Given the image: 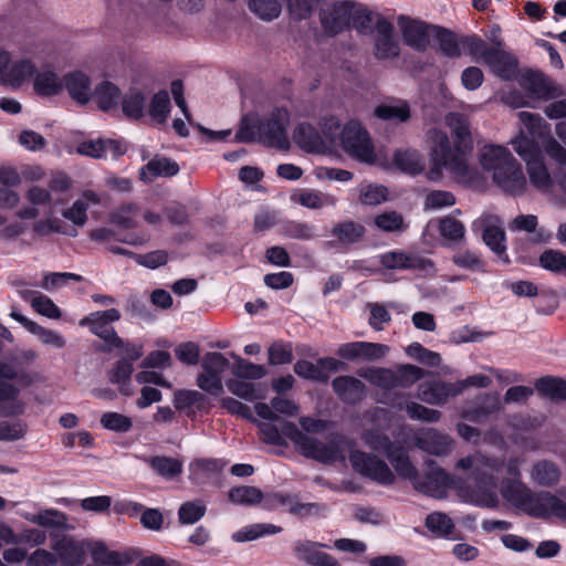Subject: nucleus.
Returning <instances> with one entry per match:
<instances>
[{
	"instance_id": "nucleus-1",
	"label": "nucleus",
	"mask_w": 566,
	"mask_h": 566,
	"mask_svg": "<svg viewBox=\"0 0 566 566\" xmlns=\"http://www.w3.org/2000/svg\"><path fill=\"white\" fill-rule=\"evenodd\" d=\"M446 122L451 129L453 148H451L449 137L444 132L432 128L427 133L431 161L427 178L430 181H438L442 177L443 169H447L462 184L480 185L481 175L468 160V156L473 150L469 118L460 113H449Z\"/></svg>"
},
{
	"instance_id": "nucleus-2",
	"label": "nucleus",
	"mask_w": 566,
	"mask_h": 566,
	"mask_svg": "<svg viewBox=\"0 0 566 566\" xmlns=\"http://www.w3.org/2000/svg\"><path fill=\"white\" fill-rule=\"evenodd\" d=\"M38 355L33 349H23L15 358L0 360V416H20L25 410V403L19 398L21 389L31 387L38 379V374L22 366L32 363Z\"/></svg>"
},
{
	"instance_id": "nucleus-3",
	"label": "nucleus",
	"mask_w": 566,
	"mask_h": 566,
	"mask_svg": "<svg viewBox=\"0 0 566 566\" xmlns=\"http://www.w3.org/2000/svg\"><path fill=\"white\" fill-rule=\"evenodd\" d=\"M260 429L263 442L271 446H285L287 438L306 458L323 463H331L338 459V444L332 440L327 443L302 432L297 426L290 421L255 422Z\"/></svg>"
},
{
	"instance_id": "nucleus-4",
	"label": "nucleus",
	"mask_w": 566,
	"mask_h": 566,
	"mask_svg": "<svg viewBox=\"0 0 566 566\" xmlns=\"http://www.w3.org/2000/svg\"><path fill=\"white\" fill-rule=\"evenodd\" d=\"M480 164L503 192L514 197L526 192L528 184L523 167L507 148L499 145L484 146L480 150Z\"/></svg>"
},
{
	"instance_id": "nucleus-5",
	"label": "nucleus",
	"mask_w": 566,
	"mask_h": 566,
	"mask_svg": "<svg viewBox=\"0 0 566 566\" xmlns=\"http://www.w3.org/2000/svg\"><path fill=\"white\" fill-rule=\"evenodd\" d=\"M289 124L290 113L284 107H276L263 117L249 114L242 118L235 139L243 143L260 142L269 147L287 149Z\"/></svg>"
},
{
	"instance_id": "nucleus-6",
	"label": "nucleus",
	"mask_w": 566,
	"mask_h": 566,
	"mask_svg": "<svg viewBox=\"0 0 566 566\" xmlns=\"http://www.w3.org/2000/svg\"><path fill=\"white\" fill-rule=\"evenodd\" d=\"M504 467V460L495 457H489L481 452L461 458L457 462V468L461 470L472 469V476L475 486L470 491L469 501L481 507L495 509L499 505L496 493V478Z\"/></svg>"
},
{
	"instance_id": "nucleus-7",
	"label": "nucleus",
	"mask_w": 566,
	"mask_h": 566,
	"mask_svg": "<svg viewBox=\"0 0 566 566\" xmlns=\"http://www.w3.org/2000/svg\"><path fill=\"white\" fill-rule=\"evenodd\" d=\"M339 144L353 158L367 164H376L378 155L369 137V134L357 122H349L340 132Z\"/></svg>"
},
{
	"instance_id": "nucleus-8",
	"label": "nucleus",
	"mask_w": 566,
	"mask_h": 566,
	"mask_svg": "<svg viewBox=\"0 0 566 566\" xmlns=\"http://www.w3.org/2000/svg\"><path fill=\"white\" fill-rule=\"evenodd\" d=\"M543 493L534 494L518 479L506 480L501 488V494L505 501L534 516H544Z\"/></svg>"
},
{
	"instance_id": "nucleus-9",
	"label": "nucleus",
	"mask_w": 566,
	"mask_h": 566,
	"mask_svg": "<svg viewBox=\"0 0 566 566\" xmlns=\"http://www.w3.org/2000/svg\"><path fill=\"white\" fill-rule=\"evenodd\" d=\"M349 461L353 469L364 478L384 486L395 483L396 478L389 465L373 453L354 450L349 453Z\"/></svg>"
},
{
	"instance_id": "nucleus-10",
	"label": "nucleus",
	"mask_w": 566,
	"mask_h": 566,
	"mask_svg": "<svg viewBox=\"0 0 566 566\" xmlns=\"http://www.w3.org/2000/svg\"><path fill=\"white\" fill-rule=\"evenodd\" d=\"M119 318V311L109 308L88 314L80 321V326L88 327L94 335L102 338L109 347H120L123 346V339L112 326V324Z\"/></svg>"
},
{
	"instance_id": "nucleus-11",
	"label": "nucleus",
	"mask_w": 566,
	"mask_h": 566,
	"mask_svg": "<svg viewBox=\"0 0 566 566\" xmlns=\"http://www.w3.org/2000/svg\"><path fill=\"white\" fill-rule=\"evenodd\" d=\"M277 507H285L289 513L298 517L317 515L324 506L318 503H302L298 495L283 491L270 492L264 497V509L273 511Z\"/></svg>"
},
{
	"instance_id": "nucleus-12",
	"label": "nucleus",
	"mask_w": 566,
	"mask_h": 566,
	"mask_svg": "<svg viewBox=\"0 0 566 566\" xmlns=\"http://www.w3.org/2000/svg\"><path fill=\"white\" fill-rule=\"evenodd\" d=\"M35 73V65L29 59L12 60L6 51H0V82L19 88Z\"/></svg>"
},
{
	"instance_id": "nucleus-13",
	"label": "nucleus",
	"mask_w": 566,
	"mask_h": 566,
	"mask_svg": "<svg viewBox=\"0 0 566 566\" xmlns=\"http://www.w3.org/2000/svg\"><path fill=\"white\" fill-rule=\"evenodd\" d=\"M426 465V474L418 475L413 482L415 489L431 497H443L450 484L449 474L432 460L427 461Z\"/></svg>"
},
{
	"instance_id": "nucleus-14",
	"label": "nucleus",
	"mask_w": 566,
	"mask_h": 566,
	"mask_svg": "<svg viewBox=\"0 0 566 566\" xmlns=\"http://www.w3.org/2000/svg\"><path fill=\"white\" fill-rule=\"evenodd\" d=\"M344 368L345 364L333 357L319 358L316 363L298 360L294 365V371L297 376L322 382L327 381L332 373H337Z\"/></svg>"
},
{
	"instance_id": "nucleus-15",
	"label": "nucleus",
	"mask_w": 566,
	"mask_h": 566,
	"mask_svg": "<svg viewBox=\"0 0 566 566\" xmlns=\"http://www.w3.org/2000/svg\"><path fill=\"white\" fill-rule=\"evenodd\" d=\"M521 86L533 97L552 99L563 94L562 88L543 73L528 71L521 78Z\"/></svg>"
},
{
	"instance_id": "nucleus-16",
	"label": "nucleus",
	"mask_w": 566,
	"mask_h": 566,
	"mask_svg": "<svg viewBox=\"0 0 566 566\" xmlns=\"http://www.w3.org/2000/svg\"><path fill=\"white\" fill-rule=\"evenodd\" d=\"M380 264L389 270H420L433 268V263L426 258L403 251H388L379 255Z\"/></svg>"
},
{
	"instance_id": "nucleus-17",
	"label": "nucleus",
	"mask_w": 566,
	"mask_h": 566,
	"mask_svg": "<svg viewBox=\"0 0 566 566\" xmlns=\"http://www.w3.org/2000/svg\"><path fill=\"white\" fill-rule=\"evenodd\" d=\"M473 230L482 229L484 243L496 254L505 252V232L497 217L491 214L481 216L472 224Z\"/></svg>"
},
{
	"instance_id": "nucleus-18",
	"label": "nucleus",
	"mask_w": 566,
	"mask_h": 566,
	"mask_svg": "<svg viewBox=\"0 0 566 566\" xmlns=\"http://www.w3.org/2000/svg\"><path fill=\"white\" fill-rule=\"evenodd\" d=\"M415 443L427 453L446 455L452 450L453 440L434 428H423L415 433Z\"/></svg>"
},
{
	"instance_id": "nucleus-19",
	"label": "nucleus",
	"mask_w": 566,
	"mask_h": 566,
	"mask_svg": "<svg viewBox=\"0 0 566 566\" xmlns=\"http://www.w3.org/2000/svg\"><path fill=\"white\" fill-rule=\"evenodd\" d=\"M352 6L342 2L324 8L319 12L321 24L325 33L335 35L350 24Z\"/></svg>"
},
{
	"instance_id": "nucleus-20",
	"label": "nucleus",
	"mask_w": 566,
	"mask_h": 566,
	"mask_svg": "<svg viewBox=\"0 0 566 566\" xmlns=\"http://www.w3.org/2000/svg\"><path fill=\"white\" fill-rule=\"evenodd\" d=\"M459 396L457 382L428 380L418 386V398L429 405L442 406Z\"/></svg>"
},
{
	"instance_id": "nucleus-21",
	"label": "nucleus",
	"mask_w": 566,
	"mask_h": 566,
	"mask_svg": "<svg viewBox=\"0 0 566 566\" xmlns=\"http://www.w3.org/2000/svg\"><path fill=\"white\" fill-rule=\"evenodd\" d=\"M376 164L386 168L396 167L400 171L411 176H417L424 170L423 156L418 150L411 148L396 150L392 161L382 160L378 157Z\"/></svg>"
},
{
	"instance_id": "nucleus-22",
	"label": "nucleus",
	"mask_w": 566,
	"mask_h": 566,
	"mask_svg": "<svg viewBox=\"0 0 566 566\" xmlns=\"http://www.w3.org/2000/svg\"><path fill=\"white\" fill-rule=\"evenodd\" d=\"M530 184L541 193L547 196L552 202L554 192L555 176L553 177L548 170L545 157L542 156L531 163L525 164Z\"/></svg>"
},
{
	"instance_id": "nucleus-23",
	"label": "nucleus",
	"mask_w": 566,
	"mask_h": 566,
	"mask_svg": "<svg viewBox=\"0 0 566 566\" xmlns=\"http://www.w3.org/2000/svg\"><path fill=\"white\" fill-rule=\"evenodd\" d=\"M334 240L327 242L329 247L347 248L359 242L365 235V228L359 222L344 220L336 223L331 230Z\"/></svg>"
},
{
	"instance_id": "nucleus-24",
	"label": "nucleus",
	"mask_w": 566,
	"mask_h": 566,
	"mask_svg": "<svg viewBox=\"0 0 566 566\" xmlns=\"http://www.w3.org/2000/svg\"><path fill=\"white\" fill-rule=\"evenodd\" d=\"M399 25L405 42L416 50L422 51L429 43L431 36V25L413 21L407 18H399Z\"/></svg>"
},
{
	"instance_id": "nucleus-25",
	"label": "nucleus",
	"mask_w": 566,
	"mask_h": 566,
	"mask_svg": "<svg viewBox=\"0 0 566 566\" xmlns=\"http://www.w3.org/2000/svg\"><path fill=\"white\" fill-rule=\"evenodd\" d=\"M333 389L338 398L349 405L359 402L366 391V386L359 379L352 376L336 377L332 382Z\"/></svg>"
},
{
	"instance_id": "nucleus-26",
	"label": "nucleus",
	"mask_w": 566,
	"mask_h": 566,
	"mask_svg": "<svg viewBox=\"0 0 566 566\" xmlns=\"http://www.w3.org/2000/svg\"><path fill=\"white\" fill-rule=\"evenodd\" d=\"M322 545L304 541L295 543L294 551L298 559L311 566H336L337 560L321 549Z\"/></svg>"
},
{
	"instance_id": "nucleus-27",
	"label": "nucleus",
	"mask_w": 566,
	"mask_h": 566,
	"mask_svg": "<svg viewBox=\"0 0 566 566\" xmlns=\"http://www.w3.org/2000/svg\"><path fill=\"white\" fill-rule=\"evenodd\" d=\"M226 463L220 459L200 458L189 463V480L195 484H205L216 478Z\"/></svg>"
},
{
	"instance_id": "nucleus-28",
	"label": "nucleus",
	"mask_w": 566,
	"mask_h": 566,
	"mask_svg": "<svg viewBox=\"0 0 566 566\" xmlns=\"http://www.w3.org/2000/svg\"><path fill=\"white\" fill-rule=\"evenodd\" d=\"M77 153L96 159L104 158L108 154L117 158L125 153V147L114 139L85 140L77 146Z\"/></svg>"
},
{
	"instance_id": "nucleus-29",
	"label": "nucleus",
	"mask_w": 566,
	"mask_h": 566,
	"mask_svg": "<svg viewBox=\"0 0 566 566\" xmlns=\"http://www.w3.org/2000/svg\"><path fill=\"white\" fill-rule=\"evenodd\" d=\"M102 201L99 195L92 190H85L73 205L63 211V217L74 223L83 227L87 221V210L91 206H97Z\"/></svg>"
},
{
	"instance_id": "nucleus-30",
	"label": "nucleus",
	"mask_w": 566,
	"mask_h": 566,
	"mask_svg": "<svg viewBox=\"0 0 566 566\" xmlns=\"http://www.w3.org/2000/svg\"><path fill=\"white\" fill-rule=\"evenodd\" d=\"M172 402L177 410L184 411L188 416L209 409V400L197 390L179 389L174 394Z\"/></svg>"
},
{
	"instance_id": "nucleus-31",
	"label": "nucleus",
	"mask_w": 566,
	"mask_h": 566,
	"mask_svg": "<svg viewBox=\"0 0 566 566\" xmlns=\"http://www.w3.org/2000/svg\"><path fill=\"white\" fill-rule=\"evenodd\" d=\"M376 30V56L378 59H390L397 56L399 53V46L392 38V24L385 19H378Z\"/></svg>"
},
{
	"instance_id": "nucleus-32",
	"label": "nucleus",
	"mask_w": 566,
	"mask_h": 566,
	"mask_svg": "<svg viewBox=\"0 0 566 566\" xmlns=\"http://www.w3.org/2000/svg\"><path fill=\"white\" fill-rule=\"evenodd\" d=\"M143 460L157 475L168 481L178 478L184 470V461L179 458L154 455Z\"/></svg>"
},
{
	"instance_id": "nucleus-33",
	"label": "nucleus",
	"mask_w": 566,
	"mask_h": 566,
	"mask_svg": "<svg viewBox=\"0 0 566 566\" xmlns=\"http://www.w3.org/2000/svg\"><path fill=\"white\" fill-rule=\"evenodd\" d=\"M538 227V219L534 214H520L515 217L509 224L512 232L534 233L532 241L535 243H547L551 241L552 232Z\"/></svg>"
},
{
	"instance_id": "nucleus-34",
	"label": "nucleus",
	"mask_w": 566,
	"mask_h": 566,
	"mask_svg": "<svg viewBox=\"0 0 566 566\" xmlns=\"http://www.w3.org/2000/svg\"><path fill=\"white\" fill-rule=\"evenodd\" d=\"M179 171V166L176 161L164 157L155 156L140 169V179L144 181H153L159 177H172Z\"/></svg>"
},
{
	"instance_id": "nucleus-35",
	"label": "nucleus",
	"mask_w": 566,
	"mask_h": 566,
	"mask_svg": "<svg viewBox=\"0 0 566 566\" xmlns=\"http://www.w3.org/2000/svg\"><path fill=\"white\" fill-rule=\"evenodd\" d=\"M483 62L489 65L494 74L504 80H510L516 72V61L507 53L491 48Z\"/></svg>"
},
{
	"instance_id": "nucleus-36",
	"label": "nucleus",
	"mask_w": 566,
	"mask_h": 566,
	"mask_svg": "<svg viewBox=\"0 0 566 566\" xmlns=\"http://www.w3.org/2000/svg\"><path fill=\"white\" fill-rule=\"evenodd\" d=\"M52 549L59 555L62 564L70 566H81L84 562V549L73 538L63 536L57 539Z\"/></svg>"
},
{
	"instance_id": "nucleus-37",
	"label": "nucleus",
	"mask_w": 566,
	"mask_h": 566,
	"mask_svg": "<svg viewBox=\"0 0 566 566\" xmlns=\"http://www.w3.org/2000/svg\"><path fill=\"white\" fill-rule=\"evenodd\" d=\"M66 87L73 99L80 104H86L92 95L91 83L88 76L76 71L67 74L63 80V87Z\"/></svg>"
},
{
	"instance_id": "nucleus-38",
	"label": "nucleus",
	"mask_w": 566,
	"mask_h": 566,
	"mask_svg": "<svg viewBox=\"0 0 566 566\" xmlns=\"http://www.w3.org/2000/svg\"><path fill=\"white\" fill-rule=\"evenodd\" d=\"M374 114L384 120L405 123L410 118V106L406 101L395 99L377 106Z\"/></svg>"
},
{
	"instance_id": "nucleus-39",
	"label": "nucleus",
	"mask_w": 566,
	"mask_h": 566,
	"mask_svg": "<svg viewBox=\"0 0 566 566\" xmlns=\"http://www.w3.org/2000/svg\"><path fill=\"white\" fill-rule=\"evenodd\" d=\"M397 474L403 479L410 480L412 483L418 476L417 469L411 463L406 449L398 443L387 455Z\"/></svg>"
},
{
	"instance_id": "nucleus-40",
	"label": "nucleus",
	"mask_w": 566,
	"mask_h": 566,
	"mask_svg": "<svg viewBox=\"0 0 566 566\" xmlns=\"http://www.w3.org/2000/svg\"><path fill=\"white\" fill-rule=\"evenodd\" d=\"M294 139L306 151H319L324 147V142L318 130L311 124H298L294 130Z\"/></svg>"
},
{
	"instance_id": "nucleus-41",
	"label": "nucleus",
	"mask_w": 566,
	"mask_h": 566,
	"mask_svg": "<svg viewBox=\"0 0 566 566\" xmlns=\"http://www.w3.org/2000/svg\"><path fill=\"white\" fill-rule=\"evenodd\" d=\"M139 208L134 202H126L109 213V222L119 229L129 230L137 227Z\"/></svg>"
},
{
	"instance_id": "nucleus-42",
	"label": "nucleus",
	"mask_w": 566,
	"mask_h": 566,
	"mask_svg": "<svg viewBox=\"0 0 566 566\" xmlns=\"http://www.w3.org/2000/svg\"><path fill=\"white\" fill-rule=\"evenodd\" d=\"M431 36L439 43L441 52L448 57H458L461 55L460 43L458 36L452 31L431 25Z\"/></svg>"
},
{
	"instance_id": "nucleus-43",
	"label": "nucleus",
	"mask_w": 566,
	"mask_h": 566,
	"mask_svg": "<svg viewBox=\"0 0 566 566\" xmlns=\"http://www.w3.org/2000/svg\"><path fill=\"white\" fill-rule=\"evenodd\" d=\"M531 478L539 485L554 486L560 480V470L554 462L543 460L534 464Z\"/></svg>"
},
{
	"instance_id": "nucleus-44",
	"label": "nucleus",
	"mask_w": 566,
	"mask_h": 566,
	"mask_svg": "<svg viewBox=\"0 0 566 566\" xmlns=\"http://www.w3.org/2000/svg\"><path fill=\"white\" fill-rule=\"evenodd\" d=\"M33 86L36 94L53 96L63 90V80L53 71L44 70L35 75Z\"/></svg>"
},
{
	"instance_id": "nucleus-45",
	"label": "nucleus",
	"mask_w": 566,
	"mask_h": 566,
	"mask_svg": "<svg viewBox=\"0 0 566 566\" xmlns=\"http://www.w3.org/2000/svg\"><path fill=\"white\" fill-rule=\"evenodd\" d=\"M281 531L280 526L270 523L251 524L233 533L232 539L237 543L250 542L265 535L277 534Z\"/></svg>"
},
{
	"instance_id": "nucleus-46",
	"label": "nucleus",
	"mask_w": 566,
	"mask_h": 566,
	"mask_svg": "<svg viewBox=\"0 0 566 566\" xmlns=\"http://www.w3.org/2000/svg\"><path fill=\"white\" fill-rule=\"evenodd\" d=\"M511 144L515 153L525 164L544 156L538 143L534 140L533 137L530 138L525 136L523 132H521L520 135L512 139Z\"/></svg>"
},
{
	"instance_id": "nucleus-47",
	"label": "nucleus",
	"mask_w": 566,
	"mask_h": 566,
	"mask_svg": "<svg viewBox=\"0 0 566 566\" xmlns=\"http://www.w3.org/2000/svg\"><path fill=\"white\" fill-rule=\"evenodd\" d=\"M228 497L234 504L252 506L259 503L264 505L265 494L256 486H237L229 491Z\"/></svg>"
},
{
	"instance_id": "nucleus-48",
	"label": "nucleus",
	"mask_w": 566,
	"mask_h": 566,
	"mask_svg": "<svg viewBox=\"0 0 566 566\" xmlns=\"http://www.w3.org/2000/svg\"><path fill=\"white\" fill-rule=\"evenodd\" d=\"M361 440L366 447L376 452H384L386 455L398 444L380 429H366L361 433Z\"/></svg>"
},
{
	"instance_id": "nucleus-49",
	"label": "nucleus",
	"mask_w": 566,
	"mask_h": 566,
	"mask_svg": "<svg viewBox=\"0 0 566 566\" xmlns=\"http://www.w3.org/2000/svg\"><path fill=\"white\" fill-rule=\"evenodd\" d=\"M133 364L128 360H118L114 368L109 371V381L119 386V391L124 396L133 394L130 388V376L133 374Z\"/></svg>"
},
{
	"instance_id": "nucleus-50",
	"label": "nucleus",
	"mask_w": 566,
	"mask_h": 566,
	"mask_svg": "<svg viewBox=\"0 0 566 566\" xmlns=\"http://www.w3.org/2000/svg\"><path fill=\"white\" fill-rule=\"evenodd\" d=\"M517 116L533 138L546 139L551 136L549 125L538 114L523 111L520 112Z\"/></svg>"
},
{
	"instance_id": "nucleus-51",
	"label": "nucleus",
	"mask_w": 566,
	"mask_h": 566,
	"mask_svg": "<svg viewBox=\"0 0 566 566\" xmlns=\"http://www.w3.org/2000/svg\"><path fill=\"white\" fill-rule=\"evenodd\" d=\"M536 390L552 400L566 399V380L556 377H542L535 382Z\"/></svg>"
},
{
	"instance_id": "nucleus-52",
	"label": "nucleus",
	"mask_w": 566,
	"mask_h": 566,
	"mask_svg": "<svg viewBox=\"0 0 566 566\" xmlns=\"http://www.w3.org/2000/svg\"><path fill=\"white\" fill-rule=\"evenodd\" d=\"M94 98L102 111H108L118 105L120 91L113 83L105 81L95 88Z\"/></svg>"
},
{
	"instance_id": "nucleus-53",
	"label": "nucleus",
	"mask_w": 566,
	"mask_h": 566,
	"mask_svg": "<svg viewBox=\"0 0 566 566\" xmlns=\"http://www.w3.org/2000/svg\"><path fill=\"white\" fill-rule=\"evenodd\" d=\"M146 106V98L144 94L136 90L130 88L122 99V109L125 116L138 119L144 116Z\"/></svg>"
},
{
	"instance_id": "nucleus-54",
	"label": "nucleus",
	"mask_w": 566,
	"mask_h": 566,
	"mask_svg": "<svg viewBox=\"0 0 566 566\" xmlns=\"http://www.w3.org/2000/svg\"><path fill=\"white\" fill-rule=\"evenodd\" d=\"M375 227L382 232H403L408 229V223L401 213L397 211H386L374 218Z\"/></svg>"
},
{
	"instance_id": "nucleus-55",
	"label": "nucleus",
	"mask_w": 566,
	"mask_h": 566,
	"mask_svg": "<svg viewBox=\"0 0 566 566\" xmlns=\"http://www.w3.org/2000/svg\"><path fill=\"white\" fill-rule=\"evenodd\" d=\"M440 235L449 243H460L465 235L464 224L449 216L438 220Z\"/></svg>"
},
{
	"instance_id": "nucleus-56",
	"label": "nucleus",
	"mask_w": 566,
	"mask_h": 566,
	"mask_svg": "<svg viewBox=\"0 0 566 566\" xmlns=\"http://www.w3.org/2000/svg\"><path fill=\"white\" fill-rule=\"evenodd\" d=\"M282 233L291 239L302 241H310L317 238L316 227L314 224L295 220L284 222Z\"/></svg>"
},
{
	"instance_id": "nucleus-57",
	"label": "nucleus",
	"mask_w": 566,
	"mask_h": 566,
	"mask_svg": "<svg viewBox=\"0 0 566 566\" xmlns=\"http://www.w3.org/2000/svg\"><path fill=\"white\" fill-rule=\"evenodd\" d=\"M544 515H554L566 521V488H562L557 494L543 493Z\"/></svg>"
},
{
	"instance_id": "nucleus-58",
	"label": "nucleus",
	"mask_w": 566,
	"mask_h": 566,
	"mask_svg": "<svg viewBox=\"0 0 566 566\" xmlns=\"http://www.w3.org/2000/svg\"><path fill=\"white\" fill-rule=\"evenodd\" d=\"M427 528L439 537H451L454 524L450 516L441 512H434L426 518Z\"/></svg>"
},
{
	"instance_id": "nucleus-59",
	"label": "nucleus",
	"mask_w": 566,
	"mask_h": 566,
	"mask_svg": "<svg viewBox=\"0 0 566 566\" xmlns=\"http://www.w3.org/2000/svg\"><path fill=\"white\" fill-rule=\"evenodd\" d=\"M148 113L157 124L166 123L170 113V97L166 91H159L153 96Z\"/></svg>"
},
{
	"instance_id": "nucleus-60",
	"label": "nucleus",
	"mask_w": 566,
	"mask_h": 566,
	"mask_svg": "<svg viewBox=\"0 0 566 566\" xmlns=\"http://www.w3.org/2000/svg\"><path fill=\"white\" fill-rule=\"evenodd\" d=\"M294 200L310 209H319L325 206H334L335 199L316 190H302L294 196Z\"/></svg>"
},
{
	"instance_id": "nucleus-61",
	"label": "nucleus",
	"mask_w": 566,
	"mask_h": 566,
	"mask_svg": "<svg viewBox=\"0 0 566 566\" xmlns=\"http://www.w3.org/2000/svg\"><path fill=\"white\" fill-rule=\"evenodd\" d=\"M394 373L396 388H409L424 375L422 368L410 364L400 365Z\"/></svg>"
},
{
	"instance_id": "nucleus-62",
	"label": "nucleus",
	"mask_w": 566,
	"mask_h": 566,
	"mask_svg": "<svg viewBox=\"0 0 566 566\" xmlns=\"http://www.w3.org/2000/svg\"><path fill=\"white\" fill-rule=\"evenodd\" d=\"M539 265L551 272L566 276V255L559 250H546L539 256Z\"/></svg>"
},
{
	"instance_id": "nucleus-63",
	"label": "nucleus",
	"mask_w": 566,
	"mask_h": 566,
	"mask_svg": "<svg viewBox=\"0 0 566 566\" xmlns=\"http://www.w3.org/2000/svg\"><path fill=\"white\" fill-rule=\"evenodd\" d=\"M31 523L48 528H61L66 525V516L57 510H45L28 518Z\"/></svg>"
},
{
	"instance_id": "nucleus-64",
	"label": "nucleus",
	"mask_w": 566,
	"mask_h": 566,
	"mask_svg": "<svg viewBox=\"0 0 566 566\" xmlns=\"http://www.w3.org/2000/svg\"><path fill=\"white\" fill-rule=\"evenodd\" d=\"M99 421L104 429L118 433L128 432L133 427V421L129 417L115 411L103 413Z\"/></svg>"
}]
</instances>
